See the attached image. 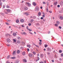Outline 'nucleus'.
Segmentation results:
<instances>
[{"label": "nucleus", "mask_w": 63, "mask_h": 63, "mask_svg": "<svg viewBox=\"0 0 63 63\" xmlns=\"http://www.w3.org/2000/svg\"><path fill=\"white\" fill-rule=\"evenodd\" d=\"M39 9V8L37 6H36L35 8V11L38 12V11Z\"/></svg>", "instance_id": "1"}, {"label": "nucleus", "mask_w": 63, "mask_h": 63, "mask_svg": "<svg viewBox=\"0 0 63 63\" xmlns=\"http://www.w3.org/2000/svg\"><path fill=\"white\" fill-rule=\"evenodd\" d=\"M27 6H28L29 7H31V4L29 3V2H26V4Z\"/></svg>", "instance_id": "2"}, {"label": "nucleus", "mask_w": 63, "mask_h": 63, "mask_svg": "<svg viewBox=\"0 0 63 63\" xmlns=\"http://www.w3.org/2000/svg\"><path fill=\"white\" fill-rule=\"evenodd\" d=\"M29 56L30 57H32L33 56V55L32 54L29 53Z\"/></svg>", "instance_id": "3"}, {"label": "nucleus", "mask_w": 63, "mask_h": 63, "mask_svg": "<svg viewBox=\"0 0 63 63\" xmlns=\"http://www.w3.org/2000/svg\"><path fill=\"white\" fill-rule=\"evenodd\" d=\"M47 51H51V49L49 47L47 48Z\"/></svg>", "instance_id": "4"}, {"label": "nucleus", "mask_w": 63, "mask_h": 63, "mask_svg": "<svg viewBox=\"0 0 63 63\" xmlns=\"http://www.w3.org/2000/svg\"><path fill=\"white\" fill-rule=\"evenodd\" d=\"M16 52L15 51H14L12 53V54L14 55V56H15V55H16Z\"/></svg>", "instance_id": "5"}, {"label": "nucleus", "mask_w": 63, "mask_h": 63, "mask_svg": "<svg viewBox=\"0 0 63 63\" xmlns=\"http://www.w3.org/2000/svg\"><path fill=\"white\" fill-rule=\"evenodd\" d=\"M19 60H17L15 61V63H19Z\"/></svg>", "instance_id": "6"}, {"label": "nucleus", "mask_w": 63, "mask_h": 63, "mask_svg": "<svg viewBox=\"0 0 63 63\" xmlns=\"http://www.w3.org/2000/svg\"><path fill=\"white\" fill-rule=\"evenodd\" d=\"M6 41H7V42L8 43H10V42H11V40H10V39H7V40H6Z\"/></svg>", "instance_id": "7"}, {"label": "nucleus", "mask_w": 63, "mask_h": 63, "mask_svg": "<svg viewBox=\"0 0 63 63\" xmlns=\"http://www.w3.org/2000/svg\"><path fill=\"white\" fill-rule=\"evenodd\" d=\"M44 56V55L43 54H41L40 55V57L42 58L43 57V56Z\"/></svg>", "instance_id": "8"}, {"label": "nucleus", "mask_w": 63, "mask_h": 63, "mask_svg": "<svg viewBox=\"0 0 63 63\" xmlns=\"http://www.w3.org/2000/svg\"><path fill=\"white\" fill-rule=\"evenodd\" d=\"M28 27H27V28L28 29V30L30 31H32V30H31L30 29H28Z\"/></svg>", "instance_id": "9"}, {"label": "nucleus", "mask_w": 63, "mask_h": 63, "mask_svg": "<svg viewBox=\"0 0 63 63\" xmlns=\"http://www.w3.org/2000/svg\"><path fill=\"white\" fill-rule=\"evenodd\" d=\"M38 16H40L41 15V12H39L38 13Z\"/></svg>", "instance_id": "10"}, {"label": "nucleus", "mask_w": 63, "mask_h": 63, "mask_svg": "<svg viewBox=\"0 0 63 63\" xmlns=\"http://www.w3.org/2000/svg\"><path fill=\"white\" fill-rule=\"evenodd\" d=\"M25 14L26 16H28V15H29V14L28 12H27L26 13H25Z\"/></svg>", "instance_id": "11"}, {"label": "nucleus", "mask_w": 63, "mask_h": 63, "mask_svg": "<svg viewBox=\"0 0 63 63\" xmlns=\"http://www.w3.org/2000/svg\"><path fill=\"white\" fill-rule=\"evenodd\" d=\"M28 9V8H27V7H25L24 8V10H27Z\"/></svg>", "instance_id": "12"}, {"label": "nucleus", "mask_w": 63, "mask_h": 63, "mask_svg": "<svg viewBox=\"0 0 63 63\" xmlns=\"http://www.w3.org/2000/svg\"><path fill=\"white\" fill-rule=\"evenodd\" d=\"M6 10L7 12H11V10L10 9H6Z\"/></svg>", "instance_id": "13"}, {"label": "nucleus", "mask_w": 63, "mask_h": 63, "mask_svg": "<svg viewBox=\"0 0 63 63\" xmlns=\"http://www.w3.org/2000/svg\"><path fill=\"white\" fill-rule=\"evenodd\" d=\"M24 21V20H23V19H21L20 20V22H22V23Z\"/></svg>", "instance_id": "14"}, {"label": "nucleus", "mask_w": 63, "mask_h": 63, "mask_svg": "<svg viewBox=\"0 0 63 63\" xmlns=\"http://www.w3.org/2000/svg\"><path fill=\"white\" fill-rule=\"evenodd\" d=\"M40 59V58H39V57H37V60H36V61H38V60H39Z\"/></svg>", "instance_id": "15"}, {"label": "nucleus", "mask_w": 63, "mask_h": 63, "mask_svg": "<svg viewBox=\"0 0 63 63\" xmlns=\"http://www.w3.org/2000/svg\"><path fill=\"white\" fill-rule=\"evenodd\" d=\"M60 19L62 20L63 19V17L62 16H60Z\"/></svg>", "instance_id": "16"}, {"label": "nucleus", "mask_w": 63, "mask_h": 63, "mask_svg": "<svg viewBox=\"0 0 63 63\" xmlns=\"http://www.w3.org/2000/svg\"><path fill=\"white\" fill-rule=\"evenodd\" d=\"M23 61L24 62H27L26 60L25 59H23Z\"/></svg>", "instance_id": "17"}, {"label": "nucleus", "mask_w": 63, "mask_h": 63, "mask_svg": "<svg viewBox=\"0 0 63 63\" xmlns=\"http://www.w3.org/2000/svg\"><path fill=\"white\" fill-rule=\"evenodd\" d=\"M6 7L7 8H10V6L9 5H6Z\"/></svg>", "instance_id": "18"}, {"label": "nucleus", "mask_w": 63, "mask_h": 63, "mask_svg": "<svg viewBox=\"0 0 63 63\" xmlns=\"http://www.w3.org/2000/svg\"><path fill=\"white\" fill-rule=\"evenodd\" d=\"M33 6H35L36 5V3L35 2H34L33 3Z\"/></svg>", "instance_id": "19"}, {"label": "nucleus", "mask_w": 63, "mask_h": 63, "mask_svg": "<svg viewBox=\"0 0 63 63\" xmlns=\"http://www.w3.org/2000/svg\"><path fill=\"white\" fill-rule=\"evenodd\" d=\"M16 58L15 57H12L11 58L12 59H15Z\"/></svg>", "instance_id": "20"}, {"label": "nucleus", "mask_w": 63, "mask_h": 63, "mask_svg": "<svg viewBox=\"0 0 63 63\" xmlns=\"http://www.w3.org/2000/svg\"><path fill=\"white\" fill-rule=\"evenodd\" d=\"M57 4V2H55L54 3V5L55 6L56 5V4Z\"/></svg>", "instance_id": "21"}, {"label": "nucleus", "mask_w": 63, "mask_h": 63, "mask_svg": "<svg viewBox=\"0 0 63 63\" xmlns=\"http://www.w3.org/2000/svg\"><path fill=\"white\" fill-rule=\"evenodd\" d=\"M13 36H16V33H13Z\"/></svg>", "instance_id": "22"}, {"label": "nucleus", "mask_w": 63, "mask_h": 63, "mask_svg": "<svg viewBox=\"0 0 63 63\" xmlns=\"http://www.w3.org/2000/svg\"><path fill=\"white\" fill-rule=\"evenodd\" d=\"M27 47H29V48H30V47H31V46L30 45H27Z\"/></svg>", "instance_id": "23"}, {"label": "nucleus", "mask_w": 63, "mask_h": 63, "mask_svg": "<svg viewBox=\"0 0 63 63\" xmlns=\"http://www.w3.org/2000/svg\"><path fill=\"white\" fill-rule=\"evenodd\" d=\"M48 47V45H47V44H45V47Z\"/></svg>", "instance_id": "24"}, {"label": "nucleus", "mask_w": 63, "mask_h": 63, "mask_svg": "<svg viewBox=\"0 0 63 63\" xmlns=\"http://www.w3.org/2000/svg\"><path fill=\"white\" fill-rule=\"evenodd\" d=\"M17 53H20V51L19 50H18L17 51Z\"/></svg>", "instance_id": "25"}, {"label": "nucleus", "mask_w": 63, "mask_h": 63, "mask_svg": "<svg viewBox=\"0 0 63 63\" xmlns=\"http://www.w3.org/2000/svg\"><path fill=\"white\" fill-rule=\"evenodd\" d=\"M21 42H20V41H17V43L18 44H20V43Z\"/></svg>", "instance_id": "26"}, {"label": "nucleus", "mask_w": 63, "mask_h": 63, "mask_svg": "<svg viewBox=\"0 0 63 63\" xmlns=\"http://www.w3.org/2000/svg\"><path fill=\"white\" fill-rule=\"evenodd\" d=\"M25 52H23L22 53V54L23 55H25Z\"/></svg>", "instance_id": "27"}, {"label": "nucleus", "mask_w": 63, "mask_h": 63, "mask_svg": "<svg viewBox=\"0 0 63 63\" xmlns=\"http://www.w3.org/2000/svg\"><path fill=\"white\" fill-rule=\"evenodd\" d=\"M16 23H18V22H19V20H18L17 19L16 20Z\"/></svg>", "instance_id": "28"}, {"label": "nucleus", "mask_w": 63, "mask_h": 63, "mask_svg": "<svg viewBox=\"0 0 63 63\" xmlns=\"http://www.w3.org/2000/svg\"><path fill=\"white\" fill-rule=\"evenodd\" d=\"M17 38L18 39V40H19V39H21V38H20V37H17Z\"/></svg>", "instance_id": "29"}, {"label": "nucleus", "mask_w": 63, "mask_h": 63, "mask_svg": "<svg viewBox=\"0 0 63 63\" xmlns=\"http://www.w3.org/2000/svg\"><path fill=\"white\" fill-rule=\"evenodd\" d=\"M13 40L14 42H16V39H13Z\"/></svg>", "instance_id": "30"}, {"label": "nucleus", "mask_w": 63, "mask_h": 63, "mask_svg": "<svg viewBox=\"0 0 63 63\" xmlns=\"http://www.w3.org/2000/svg\"><path fill=\"white\" fill-rule=\"evenodd\" d=\"M57 23L58 25L59 24V22L58 21L57 22Z\"/></svg>", "instance_id": "31"}, {"label": "nucleus", "mask_w": 63, "mask_h": 63, "mask_svg": "<svg viewBox=\"0 0 63 63\" xmlns=\"http://www.w3.org/2000/svg\"><path fill=\"white\" fill-rule=\"evenodd\" d=\"M6 25H10L7 22L6 23Z\"/></svg>", "instance_id": "32"}, {"label": "nucleus", "mask_w": 63, "mask_h": 63, "mask_svg": "<svg viewBox=\"0 0 63 63\" xmlns=\"http://www.w3.org/2000/svg\"><path fill=\"white\" fill-rule=\"evenodd\" d=\"M28 25L29 26H31V23H29L28 24Z\"/></svg>", "instance_id": "33"}, {"label": "nucleus", "mask_w": 63, "mask_h": 63, "mask_svg": "<svg viewBox=\"0 0 63 63\" xmlns=\"http://www.w3.org/2000/svg\"><path fill=\"white\" fill-rule=\"evenodd\" d=\"M43 4H46V2L44 1H43Z\"/></svg>", "instance_id": "34"}, {"label": "nucleus", "mask_w": 63, "mask_h": 63, "mask_svg": "<svg viewBox=\"0 0 63 63\" xmlns=\"http://www.w3.org/2000/svg\"><path fill=\"white\" fill-rule=\"evenodd\" d=\"M7 22H11V20H7Z\"/></svg>", "instance_id": "35"}, {"label": "nucleus", "mask_w": 63, "mask_h": 63, "mask_svg": "<svg viewBox=\"0 0 63 63\" xmlns=\"http://www.w3.org/2000/svg\"><path fill=\"white\" fill-rule=\"evenodd\" d=\"M55 26H56V27H58V25H57V24H55Z\"/></svg>", "instance_id": "36"}, {"label": "nucleus", "mask_w": 63, "mask_h": 63, "mask_svg": "<svg viewBox=\"0 0 63 63\" xmlns=\"http://www.w3.org/2000/svg\"><path fill=\"white\" fill-rule=\"evenodd\" d=\"M5 6H6L5 5H3V8H5Z\"/></svg>", "instance_id": "37"}, {"label": "nucleus", "mask_w": 63, "mask_h": 63, "mask_svg": "<svg viewBox=\"0 0 63 63\" xmlns=\"http://www.w3.org/2000/svg\"><path fill=\"white\" fill-rule=\"evenodd\" d=\"M46 11L47 12H48V9L47 8L46 9Z\"/></svg>", "instance_id": "38"}, {"label": "nucleus", "mask_w": 63, "mask_h": 63, "mask_svg": "<svg viewBox=\"0 0 63 63\" xmlns=\"http://www.w3.org/2000/svg\"><path fill=\"white\" fill-rule=\"evenodd\" d=\"M33 18H34V19H35V18H36V16H33Z\"/></svg>", "instance_id": "39"}, {"label": "nucleus", "mask_w": 63, "mask_h": 63, "mask_svg": "<svg viewBox=\"0 0 63 63\" xmlns=\"http://www.w3.org/2000/svg\"><path fill=\"white\" fill-rule=\"evenodd\" d=\"M34 45H35V46H36V47H39V46H38V45H35V44H34Z\"/></svg>", "instance_id": "40"}, {"label": "nucleus", "mask_w": 63, "mask_h": 63, "mask_svg": "<svg viewBox=\"0 0 63 63\" xmlns=\"http://www.w3.org/2000/svg\"><path fill=\"white\" fill-rule=\"evenodd\" d=\"M10 56H8L7 57V59H9V58H10Z\"/></svg>", "instance_id": "41"}, {"label": "nucleus", "mask_w": 63, "mask_h": 63, "mask_svg": "<svg viewBox=\"0 0 63 63\" xmlns=\"http://www.w3.org/2000/svg\"><path fill=\"white\" fill-rule=\"evenodd\" d=\"M2 2H0V6H2Z\"/></svg>", "instance_id": "42"}, {"label": "nucleus", "mask_w": 63, "mask_h": 63, "mask_svg": "<svg viewBox=\"0 0 63 63\" xmlns=\"http://www.w3.org/2000/svg\"><path fill=\"white\" fill-rule=\"evenodd\" d=\"M59 52L60 53H61V52H62V51H61V50H60L59 51Z\"/></svg>", "instance_id": "43"}, {"label": "nucleus", "mask_w": 63, "mask_h": 63, "mask_svg": "<svg viewBox=\"0 0 63 63\" xmlns=\"http://www.w3.org/2000/svg\"><path fill=\"white\" fill-rule=\"evenodd\" d=\"M33 54H34V55H35V54H36V52H33Z\"/></svg>", "instance_id": "44"}, {"label": "nucleus", "mask_w": 63, "mask_h": 63, "mask_svg": "<svg viewBox=\"0 0 63 63\" xmlns=\"http://www.w3.org/2000/svg\"><path fill=\"white\" fill-rule=\"evenodd\" d=\"M42 17H45V16L44 15H43L42 16Z\"/></svg>", "instance_id": "45"}, {"label": "nucleus", "mask_w": 63, "mask_h": 63, "mask_svg": "<svg viewBox=\"0 0 63 63\" xmlns=\"http://www.w3.org/2000/svg\"><path fill=\"white\" fill-rule=\"evenodd\" d=\"M23 34H24V35H26V33L25 32H23Z\"/></svg>", "instance_id": "46"}, {"label": "nucleus", "mask_w": 63, "mask_h": 63, "mask_svg": "<svg viewBox=\"0 0 63 63\" xmlns=\"http://www.w3.org/2000/svg\"><path fill=\"white\" fill-rule=\"evenodd\" d=\"M60 4L61 6H62V5H63V4L62 3H60Z\"/></svg>", "instance_id": "47"}, {"label": "nucleus", "mask_w": 63, "mask_h": 63, "mask_svg": "<svg viewBox=\"0 0 63 63\" xmlns=\"http://www.w3.org/2000/svg\"><path fill=\"white\" fill-rule=\"evenodd\" d=\"M57 7L58 8H59V7H60V5H58Z\"/></svg>", "instance_id": "48"}, {"label": "nucleus", "mask_w": 63, "mask_h": 63, "mask_svg": "<svg viewBox=\"0 0 63 63\" xmlns=\"http://www.w3.org/2000/svg\"><path fill=\"white\" fill-rule=\"evenodd\" d=\"M27 51H29V49L28 48H27Z\"/></svg>", "instance_id": "49"}, {"label": "nucleus", "mask_w": 63, "mask_h": 63, "mask_svg": "<svg viewBox=\"0 0 63 63\" xmlns=\"http://www.w3.org/2000/svg\"><path fill=\"white\" fill-rule=\"evenodd\" d=\"M44 18H43V17H41V19H43Z\"/></svg>", "instance_id": "50"}, {"label": "nucleus", "mask_w": 63, "mask_h": 63, "mask_svg": "<svg viewBox=\"0 0 63 63\" xmlns=\"http://www.w3.org/2000/svg\"><path fill=\"white\" fill-rule=\"evenodd\" d=\"M59 29H61V28H62L61 27H59Z\"/></svg>", "instance_id": "51"}, {"label": "nucleus", "mask_w": 63, "mask_h": 63, "mask_svg": "<svg viewBox=\"0 0 63 63\" xmlns=\"http://www.w3.org/2000/svg\"><path fill=\"white\" fill-rule=\"evenodd\" d=\"M39 44L40 45H41L42 44V43H41V42H40L39 43Z\"/></svg>", "instance_id": "52"}, {"label": "nucleus", "mask_w": 63, "mask_h": 63, "mask_svg": "<svg viewBox=\"0 0 63 63\" xmlns=\"http://www.w3.org/2000/svg\"><path fill=\"white\" fill-rule=\"evenodd\" d=\"M6 45H7V46H8V47H10V45H7L6 44Z\"/></svg>", "instance_id": "53"}, {"label": "nucleus", "mask_w": 63, "mask_h": 63, "mask_svg": "<svg viewBox=\"0 0 63 63\" xmlns=\"http://www.w3.org/2000/svg\"><path fill=\"white\" fill-rule=\"evenodd\" d=\"M6 63H10V62L7 61Z\"/></svg>", "instance_id": "54"}, {"label": "nucleus", "mask_w": 63, "mask_h": 63, "mask_svg": "<svg viewBox=\"0 0 63 63\" xmlns=\"http://www.w3.org/2000/svg\"><path fill=\"white\" fill-rule=\"evenodd\" d=\"M51 61L52 62H54V60H52Z\"/></svg>", "instance_id": "55"}, {"label": "nucleus", "mask_w": 63, "mask_h": 63, "mask_svg": "<svg viewBox=\"0 0 63 63\" xmlns=\"http://www.w3.org/2000/svg\"><path fill=\"white\" fill-rule=\"evenodd\" d=\"M49 54H50V53L49 52H48L47 53L48 55H49Z\"/></svg>", "instance_id": "56"}, {"label": "nucleus", "mask_w": 63, "mask_h": 63, "mask_svg": "<svg viewBox=\"0 0 63 63\" xmlns=\"http://www.w3.org/2000/svg\"><path fill=\"white\" fill-rule=\"evenodd\" d=\"M61 56H63V54H61Z\"/></svg>", "instance_id": "57"}, {"label": "nucleus", "mask_w": 63, "mask_h": 63, "mask_svg": "<svg viewBox=\"0 0 63 63\" xmlns=\"http://www.w3.org/2000/svg\"><path fill=\"white\" fill-rule=\"evenodd\" d=\"M49 13H52V11H49Z\"/></svg>", "instance_id": "58"}, {"label": "nucleus", "mask_w": 63, "mask_h": 63, "mask_svg": "<svg viewBox=\"0 0 63 63\" xmlns=\"http://www.w3.org/2000/svg\"><path fill=\"white\" fill-rule=\"evenodd\" d=\"M21 34H22V35H23V32H21Z\"/></svg>", "instance_id": "59"}, {"label": "nucleus", "mask_w": 63, "mask_h": 63, "mask_svg": "<svg viewBox=\"0 0 63 63\" xmlns=\"http://www.w3.org/2000/svg\"><path fill=\"white\" fill-rule=\"evenodd\" d=\"M43 21H45V19H43Z\"/></svg>", "instance_id": "60"}, {"label": "nucleus", "mask_w": 63, "mask_h": 63, "mask_svg": "<svg viewBox=\"0 0 63 63\" xmlns=\"http://www.w3.org/2000/svg\"><path fill=\"white\" fill-rule=\"evenodd\" d=\"M39 41L40 42H42V40H39Z\"/></svg>", "instance_id": "61"}, {"label": "nucleus", "mask_w": 63, "mask_h": 63, "mask_svg": "<svg viewBox=\"0 0 63 63\" xmlns=\"http://www.w3.org/2000/svg\"><path fill=\"white\" fill-rule=\"evenodd\" d=\"M44 63H46V61H44Z\"/></svg>", "instance_id": "62"}, {"label": "nucleus", "mask_w": 63, "mask_h": 63, "mask_svg": "<svg viewBox=\"0 0 63 63\" xmlns=\"http://www.w3.org/2000/svg\"><path fill=\"white\" fill-rule=\"evenodd\" d=\"M40 63H44V62H41Z\"/></svg>", "instance_id": "63"}, {"label": "nucleus", "mask_w": 63, "mask_h": 63, "mask_svg": "<svg viewBox=\"0 0 63 63\" xmlns=\"http://www.w3.org/2000/svg\"><path fill=\"white\" fill-rule=\"evenodd\" d=\"M31 21H32V22H33V21H34V20L32 19L31 20Z\"/></svg>", "instance_id": "64"}]
</instances>
